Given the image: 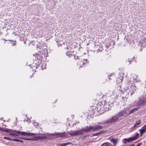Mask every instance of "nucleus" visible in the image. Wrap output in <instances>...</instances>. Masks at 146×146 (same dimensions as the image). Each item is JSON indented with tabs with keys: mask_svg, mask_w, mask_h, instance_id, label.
I'll return each instance as SVG.
<instances>
[{
	"mask_svg": "<svg viewBox=\"0 0 146 146\" xmlns=\"http://www.w3.org/2000/svg\"><path fill=\"white\" fill-rule=\"evenodd\" d=\"M102 124V123L99 122L97 123V124ZM102 129V126L97 124L92 126L90 125L87 126L86 127L82 128L81 129V130L82 131L83 134L84 132H89L92 130L93 131H95Z\"/></svg>",
	"mask_w": 146,
	"mask_h": 146,
	"instance_id": "f257e3e1",
	"label": "nucleus"
},
{
	"mask_svg": "<svg viewBox=\"0 0 146 146\" xmlns=\"http://www.w3.org/2000/svg\"><path fill=\"white\" fill-rule=\"evenodd\" d=\"M136 103L135 105L137 106H142L145 105L146 104V96H143L139 98L138 101L135 102Z\"/></svg>",
	"mask_w": 146,
	"mask_h": 146,
	"instance_id": "f03ea898",
	"label": "nucleus"
},
{
	"mask_svg": "<svg viewBox=\"0 0 146 146\" xmlns=\"http://www.w3.org/2000/svg\"><path fill=\"white\" fill-rule=\"evenodd\" d=\"M118 120V117L116 114H115V115L113 116L111 118H110L107 120L106 121H105L104 122V123L102 124L113 122L117 121Z\"/></svg>",
	"mask_w": 146,
	"mask_h": 146,
	"instance_id": "7ed1b4c3",
	"label": "nucleus"
},
{
	"mask_svg": "<svg viewBox=\"0 0 146 146\" xmlns=\"http://www.w3.org/2000/svg\"><path fill=\"white\" fill-rule=\"evenodd\" d=\"M13 132H15L17 133L19 135H28V136H35L37 135L36 133H27L25 132L19 131H14Z\"/></svg>",
	"mask_w": 146,
	"mask_h": 146,
	"instance_id": "20e7f679",
	"label": "nucleus"
},
{
	"mask_svg": "<svg viewBox=\"0 0 146 146\" xmlns=\"http://www.w3.org/2000/svg\"><path fill=\"white\" fill-rule=\"evenodd\" d=\"M83 134V132L81 129L79 131H74L70 133L69 135L71 136H75Z\"/></svg>",
	"mask_w": 146,
	"mask_h": 146,
	"instance_id": "39448f33",
	"label": "nucleus"
},
{
	"mask_svg": "<svg viewBox=\"0 0 146 146\" xmlns=\"http://www.w3.org/2000/svg\"><path fill=\"white\" fill-rule=\"evenodd\" d=\"M139 135V133H136L134 135L133 137L129 138L128 139H125V141H127L128 142L134 141L138 138Z\"/></svg>",
	"mask_w": 146,
	"mask_h": 146,
	"instance_id": "423d86ee",
	"label": "nucleus"
},
{
	"mask_svg": "<svg viewBox=\"0 0 146 146\" xmlns=\"http://www.w3.org/2000/svg\"><path fill=\"white\" fill-rule=\"evenodd\" d=\"M116 115L118 117L123 116L125 117L127 115H128V114L127 113L126 111L125 110L121 111Z\"/></svg>",
	"mask_w": 146,
	"mask_h": 146,
	"instance_id": "0eeeda50",
	"label": "nucleus"
},
{
	"mask_svg": "<svg viewBox=\"0 0 146 146\" xmlns=\"http://www.w3.org/2000/svg\"><path fill=\"white\" fill-rule=\"evenodd\" d=\"M104 109L105 111H108L110 109V107L109 105L108 102H105L103 106Z\"/></svg>",
	"mask_w": 146,
	"mask_h": 146,
	"instance_id": "6e6552de",
	"label": "nucleus"
},
{
	"mask_svg": "<svg viewBox=\"0 0 146 146\" xmlns=\"http://www.w3.org/2000/svg\"><path fill=\"white\" fill-rule=\"evenodd\" d=\"M138 44V45L137 48L139 49V51H141L143 47V44H142V41H139Z\"/></svg>",
	"mask_w": 146,
	"mask_h": 146,
	"instance_id": "1a4fd4ad",
	"label": "nucleus"
},
{
	"mask_svg": "<svg viewBox=\"0 0 146 146\" xmlns=\"http://www.w3.org/2000/svg\"><path fill=\"white\" fill-rule=\"evenodd\" d=\"M146 125H145L141 129L139 130L141 133V136L146 131Z\"/></svg>",
	"mask_w": 146,
	"mask_h": 146,
	"instance_id": "9d476101",
	"label": "nucleus"
},
{
	"mask_svg": "<svg viewBox=\"0 0 146 146\" xmlns=\"http://www.w3.org/2000/svg\"><path fill=\"white\" fill-rule=\"evenodd\" d=\"M130 88L131 91L133 93L136 89V87L135 85L132 84L130 86Z\"/></svg>",
	"mask_w": 146,
	"mask_h": 146,
	"instance_id": "9b49d317",
	"label": "nucleus"
},
{
	"mask_svg": "<svg viewBox=\"0 0 146 146\" xmlns=\"http://www.w3.org/2000/svg\"><path fill=\"white\" fill-rule=\"evenodd\" d=\"M83 60L84 61L81 60L80 61L78 62V64H79L80 65H84V64H85L87 62V59H86V60H85L84 59H83Z\"/></svg>",
	"mask_w": 146,
	"mask_h": 146,
	"instance_id": "f8f14e48",
	"label": "nucleus"
},
{
	"mask_svg": "<svg viewBox=\"0 0 146 146\" xmlns=\"http://www.w3.org/2000/svg\"><path fill=\"white\" fill-rule=\"evenodd\" d=\"M141 123L140 120H138L136 122V123L135 125H134V127H135L136 128L138 127Z\"/></svg>",
	"mask_w": 146,
	"mask_h": 146,
	"instance_id": "ddd939ff",
	"label": "nucleus"
},
{
	"mask_svg": "<svg viewBox=\"0 0 146 146\" xmlns=\"http://www.w3.org/2000/svg\"><path fill=\"white\" fill-rule=\"evenodd\" d=\"M111 142H112L114 144V145H115L117 143L118 139H112L111 140Z\"/></svg>",
	"mask_w": 146,
	"mask_h": 146,
	"instance_id": "4468645a",
	"label": "nucleus"
},
{
	"mask_svg": "<svg viewBox=\"0 0 146 146\" xmlns=\"http://www.w3.org/2000/svg\"><path fill=\"white\" fill-rule=\"evenodd\" d=\"M123 78V77L121 76L118 77L117 78V81H119V82H122V80Z\"/></svg>",
	"mask_w": 146,
	"mask_h": 146,
	"instance_id": "2eb2a0df",
	"label": "nucleus"
},
{
	"mask_svg": "<svg viewBox=\"0 0 146 146\" xmlns=\"http://www.w3.org/2000/svg\"><path fill=\"white\" fill-rule=\"evenodd\" d=\"M36 138L38 139H45L46 138V137L45 136H39L36 137Z\"/></svg>",
	"mask_w": 146,
	"mask_h": 146,
	"instance_id": "dca6fc26",
	"label": "nucleus"
},
{
	"mask_svg": "<svg viewBox=\"0 0 146 146\" xmlns=\"http://www.w3.org/2000/svg\"><path fill=\"white\" fill-rule=\"evenodd\" d=\"M132 77H133V78L134 80H136V79L137 78V76L136 75L133 74L132 75Z\"/></svg>",
	"mask_w": 146,
	"mask_h": 146,
	"instance_id": "f3484780",
	"label": "nucleus"
},
{
	"mask_svg": "<svg viewBox=\"0 0 146 146\" xmlns=\"http://www.w3.org/2000/svg\"><path fill=\"white\" fill-rule=\"evenodd\" d=\"M110 144L108 143H106L102 144L101 146H110Z\"/></svg>",
	"mask_w": 146,
	"mask_h": 146,
	"instance_id": "a211bd4d",
	"label": "nucleus"
},
{
	"mask_svg": "<svg viewBox=\"0 0 146 146\" xmlns=\"http://www.w3.org/2000/svg\"><path fill=\"white\" fill-rule=\"evenodd\" d=\"M137 109L136 108L132 110L129 111V114H130L131 113H133L135 111H137Z\"/></svg>",
	"mask_w": 146,
	"mask_h": 146,
	"instance_id": "6ab92c4d",
	"label": "nucleus"
},
{
	"mask_svg": "<svg viewBox=\"0 0 146 146\" xmlns=\"http://www.w3.org/2000/svg\"><path fill=\"white\" fill-rule=\"evenodd\" d=\"M126 62L128 64H131V62H132V60H131L129 58L126 60Z\"/></svg>",
	"mask_w": 146,
	"mask_h": 146,
	"instance_id": "aec40b11",
	"label": "nucleus"
},
{
	"mask_svg": "<svg viewBox=\"0 0 146 146\" xmlns=\"http://www.w3.org/2000/svg\"><path fill=\"white\" fill-rule=\"evenodd\" d=\"M66 55L69 56V57H71L72 55V54L70 53L69 52H67L66 53Z\"/></svg>",
	"mask_w": 146,
	"mask_h": 146,
	"instance_id": "412c9836",
	"label": "nucleus"
},
{
	"mask_svg": "<svg viewBox=\"0 0 146 146\" xmlns=\"http://www.w3.org/2000/svg\"><path fill=\"white\" fill-rule=\"evenodd\" d=\"M39 36L40 37H42L43 36V34L42 33V31L40 30L39 31Z\"/></svg>",
	"mask_w": 146,
	"mask_h": 146,
	"instance_id": "4be33fe9",
	"label": "nucleus"
},
{
	"mask_svg": "<svg viewBox=\"0 0 146 146\" xmlns=\"http://www.w3.org/2000/svg\"><path fill=\"white\" fill-rule=\"evenodd\" d=\"M136 128L135 127H134V125L131 127L130 129V130L131 131H132L134 130Z\"/></svg>",
	"mask_w": 146,
	"mask_h": 146,
	"instance_id": "5701e85b",
	"label": "nucleus"
},
{
	"mask_svg": "<svg viewBox=\"0 0 146 146\" xmlns=\"http://www.w3.org/2000/svg\"><path fill=\"white\" fill-rule=\"evenodd\" d=\"M3 138L5 139H7L12 141V139L9 137H3Z\"/></svg>",
	"mask_w": 146,
	"mask_h": 146,
	"instance_id": "b1692460",
	"label": "nucleus"
},
{
	"mask_svg": "<svg viewBox=\"0 0 146 146\" xmlns=\"http://www.w3.org/2000/svg\"><path fill=\"white\" fill-rule=\"evenodd\" d=\"M19 139H12V141H14L16 142H18V140Z\"/></svg>",
	"mask_w": 146,
	"mask_h": 146,
	"instance_id": "393cba45",
	"label": "nucleus"
},
{
	"mask_svg": "<svg viewBox=\"0 0 146 146\" xmlns=\"http://www.w3.org/2000/svg\"><path fill=\"white\" fill-rule=\"evenodd\" d=\"M64 143L65 146L69 145L71 144V143L70 142H67Z\"/></svg>",
	"mask_w": 146,
	"mask_h": 146,
	"instance_id": "a878e982",
	"label": "nucleus"
},
{
	"mask_svg": "<svg viewBox=\"0 0 146 146\" xmlns=\"http://www.w3.org/2000/svg\"><path fill=\"white\" fill-rule=\"evenodd\" d=\"M23 139L26 140H33L34 139H29V138H24Z\"/></svg>",
	"mask_w": 146,
	"mask_h": 146,
	"instance_id": "bb28decb",
	"label": "nucleus"
},
{
	"mask_svg": "<svg viewBox=\"0 0 146 146\" xmlns=\"http://www.w3.org/2000/svg\"><path fill=\"white\" fill-rule=\"evenodd\" d=\"M3 131L5 132H9L10 131L9 130H8V129H4Z\"/></svg>",
	"mask_w": 146,
	"mask_h": 146,
	"instance_id": "cd10ccee",
	"label": "nucleus"
},
{
	"mask_svg": "<svg viewBox=\"0 0 146 146\" xmlns=\"http://www.w3.org/2000/svg\"><path fill=\"white\" fill-rule=\"evenodd\" d=\"M99 132H98V133H94L92 135L93 136H96V135H99Z\"/></svg>",
	"mask_w": 146,
	"mask_h": 146,
	"instance_id": "c85d7f7f",
	"label": "nucleus"
},
{
	"mask_svg": "<svg viewBox=\"0 0 146 146\" xmlns=\"http://www.w3.org/2000/svg\"><path fill=\"white\" fill-rule=\"evenodd\" d=\"M9 135H12V136H14L15 135V133H13V132H11L10 133H9Z\"/></svg>",
	"mask_w": 146,
	"mask_h": 146,
	"instance_id": "c756f323",
	"label": "nucleus"
},
{
	"mask_svg": "<svg viewBox=\"0 0 146 146\" xmlns=\"http://www.w3.org/2000/svg\"><path fill=\"white\" fill-rule=\"evenodd\" d=\"M104 132H105V131H104V130H101L100 132H99V134H100Z\"/></svg>",
	"mask_w": 146,
	"mask_h": 146,
	"instance_id": "7c9ffc66",
	"label": "nucleus"
},
{
	"mask_svg": "<svg viewBox=\"0 0 146 146\" xmlns=\"http://www.w3.org/2000/svg\"><path fill=\"white\" fill-rule=\"evenodd\" d=\"M33 124H34V125L36 126H38V123H37V122L35 123V122H34V123H33Z\"/></svg>",
	"mask_w": 146,
	"mask_h": 146,
	"instance_id": "2f4dec72",
	"label": "nucleus"
},
{
	"mask_svg": "<svg viewBox=\"0 0 146 146\" xmlns=\"http://www.w3.org/2000/svg\"><path fill=\"white\" fill-rule=\"evenodd\" d=\"M74 58L76 60L78 59V56H74Z\"/></svg>",
	"mask_w": 146,
	"mask_h": 146,
	"instance_id": "473e14b6",
	"label": "nucleus"
},
{
	"mask_svg": "<svg viewBox=\"0 0 146 146\" xmlns=\"http://www.w3.org/2000/svg\"><path fill=\"white\" fill-rule=\"evenodd\" d=\"M35 56L37 58V59H39V58L38 57V54H36L35 55Z\"/></svg>",
	"mask_w": 146,
	"mask_h": 146,
	"instance_id": "72a5a7b5",
	"label": "nucleus"
},
{
	"mask_svg": "<svg viewBox=\"0 0 146 146\" xmlns=\"http://www.w3.org/2000/svg\"><path fill=\"white\" fill-rule=\"evenodd\" d=\"M142 144V143H139L138 144H137V146H140Z\"/></svg>",
	"mask_w": 146,
	"mask_h": 146,
	"instance_id": "f704fd0d",
	"label": "nucleus"
},
{
	"mask_svg": "<svg viewBox=\"0 0 146 146\" xmlns=\"http://www.w3.org/2000/svg\"><path fill=\"white\" fill-rule=\"evenodd\" d=\"M4 129L0 127V130L1 131H3Z\"/></svg>",
	"mask_w": 146,
	"mask_h": 146,
	"instance_id": "c9c22d12",
	"label": "nucleus"
},
{
	"mask_svg": "<svg viewBox=\"0 0 146 146\" xmlns=\"http://www.w3.org/2000/svg\"><path fill=\"white\" fill-rule=\"evenodd\" d=\"M61 146H65V143H62L61 144Z\"/></svg>",
	"mask_w": 146,
	"mask_h": 146,
	"instance_id": "e433bc0d",
	"label": "nucleus"
},
{
	"mask_svg": "<svg viewBox=\"0 0 146 146\" xmlns=\"http://www.w3.org/2000/svg\"><path fill=\"white\" fill-rule=\"evenodd\" d=\"M57 146H61V144H58L57 145Z\"/></svg>",
	"mask_w": 146,
	"mask_h": 146,
	"instance_id": "4c0bfd02",
	"label": "nucleus"
},
{
	"mask_svg": "<svg viewBox=\"0 0 146 146\" xmlns=\"http://www.w3.org/2000/svg\"><path fill=\"white\" fill-rule=\"evenodd\" d=\"M15 135L14 136H18V135L16 134L15 133Z\"/></svg>",
	"mask_w": 146,
	"mask_h": 146,
	"instance_id": "58836bf2",
	"label": "nucleus"
},
{
	"mask_svg": "<svg viewBox=\"0 0 146 146\" xmlns=\"http://www.w3.org/2000/svg\"><path fill=\"white\" fill-rule=\"evenodd\" d=\"M15 45V43H13V44L12 45L13 46H14Z\"/></svg>",
	"mask_w": 146,
	"mask_h": 146,
	"instance_id": "ea45409f",
	"label": "nucleus"
},
{
	"mask_svg": "<svg viewBox=\"0 0 146 146\" xmlns=\"http://www.w3.org/2000/svg\"><path fill=\"white\" fill-rule=\"evenodd\" d=\"M145 39V37H143V40H144Z\"/></svg>",
	"mask_w": 146,
	"mask_h": 146,
	"instance_id": "a19ab883",
	"label": "nucleus"
},
{
	"mask_svg": "<svg viewBox=\"0 0 146 146\" xmlns=\"http://www.w3.org/2000/svg\"><path fill=\"white\" fill-rule=\"evenodd\" d=\"M20 142H21V143H22V142H23V141L22 140H21Z\"/></svg>",
	"mask_w": 146,
	"mask_h": 146,
	"instance_id": "79ce46f5",
	"label": "nucleus"
},
{
	"mask_svg": "<svg viewBox=\"0 0 146 146\" xmlns=\"http://www.w3.org/2000/svg\"><path fill=\"white\" fill-rule=\"evenodd\" d=\"M21 140L18 139V142H20Z\"/></svg>",
	"mask_w": 146,
	"mask_h": 146,
	"instance_id": "37998d69",
	"label": "nucleus"
},
{
	"mask_svg": "<svg viewBox=\"0 0 146 146\" xmlns=\"http://www.w3.org/2000/svg\"><path fill=\"white\" fill-rule=\"evenodd\" d=\"M32 76H31V78Z\"/></svg>",
	"mask_w": 146,
	"mask_h": 146,
	"instance_id": "c03bdc74",
	"label": "nucleus"
}]
</instances>
